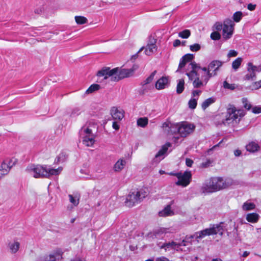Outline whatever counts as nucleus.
<instances>
[{"instance_id":"nucleus-57","label":"nucleus","mask_w":261,"mask_h":261,"mask_svg":"<svg viewBox=\"0 0 261 261\" xmlns=\"http://www.w3.org/2000/svg\"><path fill=\"white\" fill-rule=\"evenodd\" d=\"M254 86L256 89L261 88V80L254 83Z\"/></svg>"},{"instance_id":"nucleus-11","label":"nucleus","mask_w":261,"mask_h":261,"mask_svg":"<svg viewBox=\"0 0 261 261\" xmlns=\"http://www.w3.org/2000/svg\"><path fill=\"white\" fill-rule=\"evenodd\" d=\"M17 160L15 158L6 159L2 163L0 168V179L7 175L11 168L15 165Z\"/></svg>"},{"instance_id":"nucleus-49","label":"nucleus","mask_w":261,"mask_h":261,"mask_svg":"<svg viewBox=\"0 0 261 261\" xmlns=\"http://www.w3.org/2000/svg\"><path fill=\"white\" fill-rule=\"evenodd\" d=\"M252 112L254 114L261 113V106H255L252 109Z\"/></svg>"},{"instance_id":"nucleus-62","label":"nucleus","mask_w":261,"mask_h":261,"mask_svg":"<svg viewBox=\"0 0 261 261\" xmlns=\"http://www.w3.org/2000/svg\"><path fill=\"white\" fill-rule=\"evenodd\" d=\"M42 12V9H37L35 11V13H37V14H40Z\"/></svg>"},{"instance_id":"nucleus-14","label":"nucleus","mask_w":261,"mask_h":261,"mask_svg":"<svg viewBox=\"0 0 261 261\" xmlns=\"http://www.w3.org/2000/svg\"><path fill=\"white\" fill-rule=\"evenodd\" d=\"M172 232L170 228H160L154 230L153 232L148 233L147 237L149 239H162L165 237V234L168 233Z\"/></svg>"},{"instance_id":"nucleus-37","label":"nucleus","mask_w":261,"mask_h":261,"mask_svg":"<svg viewBox=\"0 0 261 261\" xmlns=\"http://www.w3.org/2000/svg\"><path fill=\"white\" fill-rule=\"evenodd\" d=\"M248 73L245 75L244 79L246 80H253L255 76V73L254 71L247 70Z\"/></svg>"},{"instance_id":"nucleus-4","label":"nucleus","mask_w":261,"mask_h":261,"mask_svg":"<svg viewBox=\"0 0 261 261\" xmlns=\"http://www.w3.org/2000/svg\"><path fill=\"white\" fill-rule=\"evenodd\" d=\"M227 187L226 184L221 177H212L206 180L201 188V191L204 194H208L218 191Z\"/></svg>"},{"instance_id":"nucleus-7","label":"nucleus","mask_w":261,"mask_h":261,"mask_svg":"<svg viewBox=\"0 0 261 261\" xmlns=\"http://www.w3.org/2000/svg\"><path fill=\"white\" fill-rule=\"evenodd\" d=\"M176 133L181 137H186L192 134L195 130V126L193 124L183 121L176 123Z\"/></svg>"},{"instance_id":"nucleus-53","label":"nucleus","mask_w":261,"mask_h":261,"mask_svg":"<svg viewBox=\"0 0 261 261\" xmlns=\"http://www.w3.org/2000/svg\"><path fill=\"white\" fill-rule=\"evenodd\" d=\"M144 49V47H141L139 50V51L134 55L132 56V58H131V60H136L137 58H138V54L143 49Z\"/></svg>"},{"instance_id":"nucleus-26","label":"nucleus","mask_w":261,"mask_h":261,"mask_svg":"<svg viewBox=\"0 0 261 261\" xmlns=\"http://www.w3.org/2000/svg\"><path fill=\"white\" fill-rule=\"evenodd\" d=\"M159 214L161 217H166L173 215V212L171 210L170 205H167L163 210L160 212Z\"/></svg>"},{"instance_id":"nucleus-18","label":"nucleus","mask_w":261,"mask_h":261,"mask_svg":"<svg viewBox=\"0 0 261 261\" xmlns=\"http://www.w3.org/2000/svg\"><path fill=\"white\" fill-rule=\"evenodd\" d=\"M171 146L170 143H166L163 145L162 148L156 154L154 159L155 162H159L161 160L164 159L163 155L167 152L168 147Z\"/></svg>"},{"instance_id":"nucleus-28","label":"nucleus","mask_w":261,"mask_h":261,"mask_svg":"<svg viewBox=\"0 0 261 261\" xmlns=\"http://www.w3.org/2000/svg\"><path fill=\"white\" fill-rule=\"evenodd\" d=\"M185 89V81L184 79H180L178 81L176 87V92L178 94L181 93Z\"/></svg>"},{"instance_id":"nucleus-6","label":"nucleus","mask_w":261,"mask_h":261,"mask_svg":"<svg viewBox=\"0 0 261 261\" xmlns=\"http://www.w3.org/2000/svg\"><path fill=\"white\" fill-rule=\"evenodd\" d=\"M147 195V192L144 189L130 192L126 197L125 204L128 207H133L140 203Z\"/></svg>"},{"instance_id":"nucleus-19","label":"nucleus","mask_w":261,"mask_h":261,"mask_svg":"<svg viewBox=\"0 0 261 261\" xmlns=\"http://www.w3.org/2000/svg\"><path fill=\"white\" fill-rule=\"evenodd\" d=\"M155 40L153 39L152 41H150V43H148L145 48V53L147 56H150L157 49L156 45L155 44Z\"/></svg>"},{"instance_id":"nucleus-61","label":"nucleus","mask_w":261,"mask_h":261,"mask_svg":"<svg viewBox=\"0 0 261 261\" xmlns=\"http://www.w3.org/2000/svg\"><path fill=\"white\" fill-rule=\"evenodd\" d=\"M249 254V252H248V251H244V252L243 253V254H242V256H243V257H247Z\"/></svg>"},{"instance_id":"nucleus-45","label":"nucleus","mask_w":261,"mask_h":261,"mask_svg":"<svg viewBox=\"0 0 261 261\" xmlns=\"http://www.w3.org/2000/svg\"><path fill=\"white\" fill-rule=\"evenodd\" d=\"M69 201L74 206H76L79 204V199H76V197L73 196L72 195H69Z\"/></svg>"},{"instance_id":"nucleus-52","label":"nucleus","mask_w":261,"mask_h":261,"mask_svg":"<svg viewBox=\"0 0 261 261\" xmlns=\"http://www.w3.org/2000/svg\"><path fill=\"white\" fill-rule=\"evenodd\" d=\"M211 161L210 160H207L206 162H203L202 164H201V166L203 168H206V167H208L210 164H211Z\"/></svg>"},{"instance_id":"nucleus-39","label":"nucleus","mask_w":261,"mask_h":261,"mask_svg":"<svg viewBox=\"0 0 261 261\" xmlns=\"http://www.w3.org/2000/svg\"><path fill=\"white\" fill-rule=\"evenodd\" d=\"M242 17V13L240 11L236 12L233 15V19L234 21L238 22H239Z\"/></svg>"},{"instance_id":"nucleus-25","label":"nucleus","mask_w":261,"mask_h":261,"mask_svg":"<svg viewBox=\"0 0 261 261\" xmlns=\"http://www.w3.org/2000/svg\"><path fill=\"white\" fill-rule=\"evenodd\" d=\"M215 101L216 98L213 97L207 98L201 103V108L203 110H205L211 105L214 103Z\"/></svg>"},{"instance_id":"nucleus-20","label":"nucleus","mask_w":261,"mask_h":261,"mask_svg":"<svg viewBox=\"0 0 261 261\" xmlns=\"http://www.w3.org/2000/svg\"><path fill=\"white\" fill-rule=\"evenodd\" d=\"M20 244L17 241H13L8 243V247L11 254H15L19 250Z\"/></svg>"},{"instance_id":"nucleus-16","label":"nucleus","mask_w":261,"mask_h":261,"mask_svg":"<svg viewBox=\"0 0 261 261\" xmlns=\"http://www.w3.org/2000/svg\"><path fill=\"white\" fill-rule=\"evenodd\" d=\"M63 252L60 248L54 250L49 255L44 257V261H59L62 258Z\"/></svg>"},{"instance_id":"nucleus-5","label":"nucleus","mask_w":261,"mask_h":261,"mask_svg":"<svg viewBox=\"0 0 261 261\" xmlns=\"http://www.w3.org/2000/svg\"><path fill=\"white\" fill-rule=\"evenodd\" d=\"M245 115V112L243 110L237 109L234 106L231 105L227 108L224 118L222 119L221 123L224 125L237 123Z\"/></svg>"},{"instance_id":"nucleus-43","label":"nucleus","mask_w":261,"mask_h":261,"mask_svg":"<svg viewBox=\"0 0 261 261\" xmlns=\"http://www.w3.org/2000/svg\"><path fill=\"white\" fill-rule=\"evenodd\" d=\"M211 38L214 40H218L221 38V35L218 32H213L211 34Z\"/></svg>"},{"instance_id":"nucleus-10","label":"nucleus","mask_w":261,"mask_h":261,"mask_svg":"<svg viewBox=\"0 0 261 261\" xmlns=\"http://www.w3.org/2000/svg\"><path fill=\"white\" fill-rule=\"evenodd\" d=\"M80 134L83 136V143L87 146H92L95 142L94 136L92 130L88 127L83 126L81 130Z\"/></svg>"},{"instance_id":"nucleus-58","label":"nucleus","mask_w":261,"mask_h":261,"mask_svg":"<svg viewBox=\"0 0 261 261\" xmlns=\"http://www.w3.org/2000/svg\"><path fill=\"white\" fill-rule=\"evenodd\" d=\"M234 154L236 156H239L241 154V151L239 149L234 150Z\"/></svg>"},{"instance_id":"nucleus-40","label":"nucleus","mask_w":261,"mask_h":261,"mask_svg":"<svg viewBox=\"0 0 261 261\" xmlns=\"http://www.w3.org/2000/svg\"><path fill=\"white\" fill-rule=\"evenodd\" d=\"M242 103L243 104V107L247 110H250L251 108V105L248 101L247 98H243L242 99Z\"/></svg>"},{"instance_id":"nucleus-24","label":"nucleus","mask_w":261,"mask_h":261,"mask_svg":"<svg viewBox=\"0 0 261 261\" xmlns=\"http://www.w3.org/2000/svg\"><path fill=\"white\" fill-rule=\"evenodd\" d=\"M259 148L257 143L255 142H251L249 143L246 146V150L251 152H254L258 150Z\"/></svg>"},{"instance_id":"nucleus-59","label":"nucleus","mask_w":261,"mask_h":261,"mask_svg":"<svg viewBox=\"0 0 261 261\" xmlns=\"http://www.w3.org/2000/svg\"><path fill=\"white\" fill-rule=\"evenodd\" d=\"M70 261H85V260H83L79 257H76V258L71 259Z\"/></svg>"},{"instance_id":"nucleus-32","label":"nucleus","mask_w":261,"mask_h":261,"mask_svg":"<svg viewBox=\"0 0 261 261\" xmlns=\"http://www.w3.org/2000/svg\"><path fill=\"white\" fill-rule=\"evenodd\" d=\"M198 97L192 98L189 101L188 106L191 109H194L196 108L197 105Z\"/></svg>"},{"instance_id":"nucleus-63","label":"nucleus","mask_w":261,"mask_h":261,"mask_svg":"<svg viewBox=\"0 0 261 261\" xmlns=\"http://www.w3.org/2000/svg\"><path fill=\"white\" fill-rule=\"evenodd\" d=\"M212 261H223L221 258H213Z\"/></svg>"},{"instance_id":"nucleus-54","label":"nucleus","mask_w":261,"mask_h":261,"mask_svg":"<svg viewBox=\"0 0 261 261\" xmlns=\"http://www.w3.org/2000/svg\"><path fill=\"white\" fill-rule=\"evenodd\" d=\"M112 127L115 130H118L120 127L119 125L117 123L116 121L113 122Z\"/></svg>"},{"instance_id":"nucleus-34","label":"nucleus","mask_w":261,"mask_h":261,"mask_svg":"<svg viewBox=\"0 0 261 261\" xmlns=\"http://www.w3.org/2000/svg\"><path fill=\"white\" fill-rule=\"evenodd\" d=\"M191 32L189 30H185L178 33V36L181 38L187 39L189 37Z\"/></svg>"},{"instance_id":"nucleus-3","label":"nucleus","mask_w":261,"mask_h":261,"mask_svg":"<svg viewBox=\"0 0 261 261\" xmlns=\"http://www.w3.org/2000/svg\"><path fill=\"white\" fill-rule=\"evenodd\" d=\"M62 170V167L57 169L48 168L46 165L31 164L29 165L26 169V172L35 178L48 177L51 175H58Z\"/></svg>"},{"instance_id":"nucleus-23","label":"nucleus","mask_w":261,"mask_h":261,"mask_svg":"<svg viewBox=\"0 0 261 261\" xmlns=\"http://www.w3.org/2000/svg\"><path fill=\"white\" fill-rule=\"evenodd\" d=\"M126 164V161L124 160L120 159L115 164L114 170L115 171L119 172L121 171Z\"/></svg>"},{"instance_id":"nucleus-46","label":"nucleus","mask_w":261,"mask_h":261,"mask_svg":"<svg viewBox=\"0 0 261 261\" xmlns=\"http://www.w3.org/2000/svg\"><path fill=\"white\" fill-rule=\"evenodd\" d=\"M214 27L215 30H216L217 31L216 32L220 31L222 30H223V24H222L221 23H220L219 22H217L215 24Z\"/></svg>"},{"instance_id":"nucleus-22","label":"nucleus","mask_w":261,"mask_h":261,"mask_svg":"<svg viewBox=\"0 0 261 261\" xmlns=\"http://www.w3.org/2000/svg\"><path fill=\"white\" fill-rule=\"evenodd\" d=\"M168 79L167 77L163 76L157 81L155 84V87L159 90L164 89L166 85L168 84Z\"/></svg>"},{"instance_id":"nucleus-41","label":"nucleus","mask_w":261,"mask_h":261,"mask_svg":"<svg viewBox=\"0 0 261 261\" xmlns=\"http://www.w3.org/2000/svg\"><path fill=\"white\" fill-rule=\"evenodd\" d=\"M223 87L225 89L233 90L236 89V86L234 84H229L226 81L223 82Z\"/></svg>"},{"instance_id":"nucleus-1","label":"nucleus","mask_w":261,"mask_h":261,"mask_svg":"<svg viewBox=\"0 0 261 261\" xmlns=\"http://www.w3.org/2000/svg\"><path fill=\"white\" fill-rule=\"evenodd\" d=\"M223 62L219 60H213L211 62L207 67V73L202 75L201 79L199 74L197 73L198 69L200 68L198 64L195 62H191L189 65V72L186 73L189 81L193 82V86L195 88H199L205 86L210 78L217 75L220 67L223 65Z\"/></svg>"},{"instance_id":"nucleus-8","label":"nucleus","mask_w":261,"mask_h":261,"mask_svg":"<svg viewBox=\"0 0 261 261\" xmlns=\"http://www.w3.org/2000/svg\"><path fill=\"white\" fill-rule=\"evenodd\" d=\"M222 227L220 224L214 225L212 227L206 228L204 230L197 231L195 233V238L196 239H201L207 236L216 234L217 233L222 234Z\"/></svg>"},{"instance_id":"nucleus-55","label":"nucleus","mask_w":261,"mask_h":261,"mask_svg":"<svg viewBox=\"0 0 261 261\" xmlns=\"http://www.w3.org/2000/svg\"><path fill=\"white\" fill-rule=\"evenodd\" d=\"M255 7L256 5L252 4H249L247 6V8L250 11H253L254 10H255Z\"/></svg>"},{"instance_id":"nucleus-31","label":"nucleus","mask_w":261,"mask_h":261,"mask_svg":"<svg viewBox=\"0 0 261 261\" xmlns=\"http://www.w3.org/2000/svg\"><path fill=\"white\" fill-rule=\"evenodd\" d=\"M148 124V119L146 117L140 118L137 120V125L142 127H144Z\"/></svg>"},{"instance_id":"nucleus-33","label":"nucleus","mask_w":261,"mask_h":261,"mask_svg":"<svg viewBox=\"0 0 261 261\" xmlns=\"http://www.w3.org/2000/svg\"><path fill=\"white\" fill-rule=\"evenodd\" d=\"M247 65V70L254 71V72H255L256 71L259 72L261 71V67L260 66H254L252 63H248Z\"/></svg>"},{"instance_id":"nucleus-64","label":"nucleus","mask_w":261,"mask_h":261,"mask_svg":"<svg viewBox=\"0 0 261 261\" xmlns=\"http://www.w3.org/2000/svg\"><path fill=\"white\" fill-rule=\"evenodd\" d=\"M193 238H195V233L193 234V235H191L189 237H186V239H193Z\"/></svg>"},{"instance_id":"nucleus-48","label":"nucleus","mask_w":261,"mask_h":261,"mask_svg":"<svg viewBox=\"0 0 261 261\" xmlns=\"http://www.w3.org/2000/svg\"><path fill=\"white\" fill-rule=\"evenodd\" d=\"M186 63H187L181 58L178 65V68L176 70V72H179L181 68L185 66Z\"/></svg>"},{"instance_id":"nucleus-47","label":"nucleus","mask_w":261,"mask_h":261,"mask_svg":"<svg viewBox=\"0 0 261 261\" xmlns=\"http://www.w3.org/2000/svg\"><path fill=\"white\" fill-rule=\"evenodd\" d=\"M202 91L200 90H194L192 92V95L193 97H199V95L201 93Z\"/></svg>"},{"instance_id":"nucleus-50","label":"nucleus","mask_w":261,"mask_h":261,"mask_svg":"<svg viewBox=\"0 0 261 261\" xmlns=\"http://www.w3.org/2000/svg\"><path fill=\"white\" fill-rule=\"evenodd\" d=\"M237 55H238V52L237 51H236L234 50H230L227 55V57L228 58L234 57H236Z\"/></svg>"},{"instance_id":"nucleus-38","label":"nucleus","mask_w":261,"mask_h":261,"mask_svg":"<svg viewBox=\"0 0 261 261\" xmlns=\"http://www.w3.org/2000/svg\"><path fill=\"white\" fill-rule=\"evenodd\" d=\"M194 56L193 54H187L184 55L181 59H183L187 63L192 61V60L194 59Z\"/></svg>"},{"instance_id":"nucleus-44","label":"nucleus","mask_w":261,"mask_h":261,"mask_svg":"<svg viewBox=\"0 0 261 261\" xmlns=\"http://www.w3.org/2000/svg\"><path fill=\"white\" fill-rule=\"evenodd\" d=\"M190 49L192 51H198L201 48V46L199 44L195 43L194 44L191 45L189 46Z\"/></svg>"},{"instance_id":"nucleus-56","label":"nucleus","mask_w":261,"mask_h":261,"mask_svg":"<svg viewBox=\"0 0 261 261\" xmlns=\"http://www.w3.org/2000/svg\"><path fill=\"white\" fill-rule=\"evenodd\" d=\"M180 41L178 39H176L175 40H174V41L173 42V46L174 47H177V46H178L179 45H180Z\"/></svg>"},{"instance_id":"nucleus-36","label":"nucleus","mask_w":261,"mask_h":261,"mask_svg":"<svg viewBox=\"0 0 261 261\" xmlns=\"http://www.w3.org/2000/svg\"><path fill=\"white\" fill-rule=\"evenodd\" d=\"M156 73V71H154L149 76L142 82V85H145L150 83L153 79L154 75Z\"/></svg>"},{"instance_id":"nucleus-60","label":"nucleus","mask_w":261,"mask_h":261,"mask_svg":"<svg viewBox=\"0 0 261 261\" xmlns=\"http://www.w3.org/2000/svg\"><path fill=\"white\" fill-rule=\"evenodd\" d=\"M199 69H201L202 71H204V72H206V73H207V67H202V68H201V67H200V68H199V69H197V72H198V70ZM197 73H198V72H197Z\"/></svg>"},{"instance_id":"nucleus-13","label":"nucleus","mask_w":261,"mask_h":261,"mask_svg":"<svg viewBox=\"0 0 261 261\" xmlns=\"http://www.w3.org/2000/svg\"><path fill=\"white\" fill-rule=\"evenodd\" d=\"M234 24L231 20L226 19L223 22V37L224 39L227 40L230 38L233 33Z\"/></svg>"},{"instance_id":"nucleus-17","label":"nucleus","mask_w":261,"mask_h":261,"mask_svg":"<svg viewBox=\"0 0 261 261\" xmlns=\"http://www.w3.org/2000/svg\"><path fill=\"white\" fill-rule=\"evenodd\" d=\"M110 114L113 119L115 121H121L124 116V111L116 107L111 108Z\"/></svg>"},{"instance_id":"nucleus-35","label":"nucleus","mask_w":261,"mask_h":261,"mask_svg":"<svg viewBox=\"0 0 261 261\" xmlns=\"http://www.w3.org/2000/svg\"><path fill=\"white\" fill-rule=\"evenodd\" d=\"M75 20L77 24H83L86 23L87 19L86 17L81 16H77L75 17Z\"/></svg>"},{"instance_id":"nucleus-42","label":"nucleus","mask_w":261,"mask_h":261,"mask_svg":"<svg viewBox=\"0 0 261 261\" xmlns=\"http://www.w3.org/2000/svg\"><path fill=\"white\" fill-rule=\"evenodd\" d=\"M81 113V109L80 108L76 107L73 108L71 112L70 115L72 117H75L79 115Z\"/></svg>"},{"instance_id":"nucleus-2","label":"nucleus","mask_w":261,"mask_h":261,"mask_svg":"<svg viewBox=\"0 0 261 261\" xmlns=\"http://www.w3.org/2000/svg\"><path fill=\"white\" fill-rule=\"evenodd\" d=\"M137 65L133 66L130 69L115 68L111 69L110 67H104L97 71L96 75L98 77H103V80L110 79L111 81L116 82L122 79L132 76L134 71L138 69Z\"/></svg>"},{"instance_id":"nucleus-30","label":"nucleus","mask_w":261,"mask_h":261,"mask_svg":"<svg viewBox=\"0 0 261 261\" xmlns=\"http://www.w3.org/2000/svg\"><path fill=\"white\" fill-rule=\"evenodd\" d=\"M100 85L98 84H94L91 85L88 89L86 91V94L92 93L100 89Z\"/></svg>"},{"instance_id":"nucleus-12","label":"nucleus","mask_w":261,"mask_h":261,"mask_svg":"<svg viewBox=\"0 0 261 261\" xmlns=\"http://www.w3.org/2000/svg\"><path fill=\"white\" fill-rule=\"evenodd\" d=\"M178 178V181L176 182V185L181 186L182 187H187L191 180L192 175L190 171H185L184 173L181 172L176 173L174 174Z\"/></svg>"},{"instance_id":"nucleus-29","label":"nucleus","mask_w":261,"mask_h":261,"mask_svg":"<svg viewBox=\"0 0 261 261\" xmlns=\"http://www.w3.org/2000/svg\"><path fill=\"white\" fill-rule=\"evenodd\" d=\"M242 61L243 59L242 58L239 57L237 58L232 63V68L235 71H237L239 68Z\"/></svg>"},{"instance_id":"nucleus-21","label":"nucleus","mask_w":261,"mask_h":261,"mask_svg":"<svg viewBox=\"0 0 261 261\" xmlns=\"http://www.w3.org/2000/svg\"><path fill=\"white\" fill-rule=\"evenodd\" d=\"M259 215L256 213L247 214L246 216V219L248 222L252 223H257L259 220Z\"/></svg>"},{"instance_id":"nucleus-27","label":"nucleus","mask_w":261,"mask_h":261,"mask_svg":"<svg viewBox=\"0 0 261 261\" xmlns=\"http://www.w3.org/2000/svg\"><path fill=\"white\" fill-rule=\"evenodd\" d=\"M255 204L253 202L246 201L242 205V209L245 211H251L255 209Z\"/></svg>"},{"instance_id":"nucleus-51","label":"nucleus","mask_w":261,"mask_h":261,"mask_svg":"<svg viewBox=\"0 0 261 261\" xmlns=\"http://www.w3.org/2000/svg\"><path fill=\"white\" fill-rule=\"evenodd\" d=\"M193 164V161L192 160L190 159L187 158L186 159V164L188 167H192Z\"/></svg>"},{"instance_id":"nucleus-15","label":"nucleus","mask_w":261,"mask_h":261,"mask_svg":"<svg viewBox=\"0 0 261 261\" xmlns=\"http://www.w3.org/2000/svg\"><path fill=\"white\" fill-rule=\"evenodd\" d=\"M163 132L166 135L176 134V123H172L168 120L162 123L161 126Z\"/></svg>"},{"instance_id":"nucleus-9","label":"nucleus","mask_w":261,"mask_h":261,"mask_svg":"<svg viewBox=\"0 0 261 261\" xmlns=\"http://www.w3.org/2000/svg\"><path fill=\"white\" fill-rule=\"evenodd\" d=\"M187 241L185 240H183L180 243H177L174 241L169 242H157L156 245L160 248L164 249L165 251H169L171 250H178V249L179 247L181 246H186Z\"/></svg>"}]
</instances>
